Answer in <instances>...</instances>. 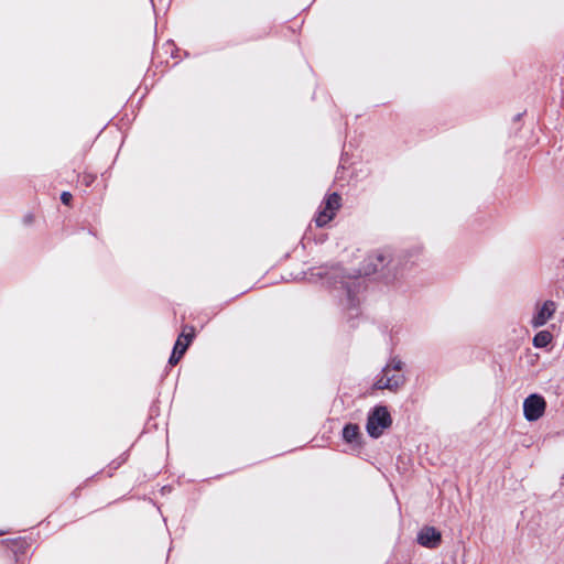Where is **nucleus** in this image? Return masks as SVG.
<instances>
[{
	"label": "nucleus",
	"mask_w": 564,
	"mask_h": 564,
	"mask_svg": "<svg viewBox=\"0 0 564 564\" xmlns=\"http://www.w3.org/2000/svg\"><path fill=\"white\" fill-rule=\"evenodd\" d=\"M401 259L392 257L388 251H378L368 257L364 267L366 275L380 272L381 276L390 282L395 280L401 271Z\"/></svg>",
	"instance_id": "f257e3e1"
},
{
	"label": "nucleus",
	"mask_w": 564,
	"mask_h": 564,
	"mask_svg": "<svg viewBox=\"0 0 564 564\" xmlns=\"http://www.w3.org/2000/svg\"><path fill=\"white\" fill-rule=\"evenodd\" d=\"M403 367L404 362L399 357H391L373 387L378 390L387 389L397 392L405 383V377L402 373Z\"/></svg>",
	"instance_id": "f03ea898"
},
{
	"label": "nucleus",
	"mask_w": 564,
	"mask_h": 564,
	"mask_svg": "<svg viewBox=\"0 0 564 564\" xmlns=\"http://www.w3.org/2000/svg\"><path fill=\"white\" fill-rule=\"evenodd\" d=\"M391 424L392 419L387 406L378 405L369 413L366 430L371 437L378 438Z\"/></svg>",
	"instance_id": "7ed1b4c3"
},
{
	"label": "nucleus",
	"mask_w": 564,
	"mask_h": 564,
	"mask_svg": "<svg viewBox=\"0 0 564 564\" xmlns=\"http://www.w3.org/2000/svg\"><path fill=\"white\" fill-rule=\"evenodd\" d=\"M341 206V197L337 193H332L319 206V210L315 218L317 227L327 225L336 215L337 210Z\"/></svg>",
	"instance_id": "20e7f679"
},
{
	"label": "nucleus",
	"mask_w": 564,
	"mask_h": 564,
	"mask_svg": "<svg viewBox=\"0 0 564 564\" xmlns=\"http://www.w3.org/2000/svg\"><path fill=\"white\" fill-rule=\"evenodd\" d=\"M545 409L546 402L540 394H530L523 401V414L530 422L539 420L544 414Z\"/></svg>",
	"instance_id": "39448f33"
},
{
	"label": "nucleus",
	"mask_w": 564,
	"mask_h": 564,
	"mask_svg": "<svg viewBox=\"0 0 564 564\" xmlns=\"http://www.w3.org/2000/svg\"><path fill=\"white\" fill-rule=\"evenodd\" d=\"M556 308L557 305L552 300L538 304L531 319L532 327L539 328L544 326L554 316Z\"/></svg>",
	"instance_id": "423d86ee"
},
{
	"label": "nucleus",
	"mask_w": 564,
	"mask_h": 564,
	"mask_svg": "<svg viewBox=\"0 0 564 564\" xmlns=\"http://www.w3.org/2000/svg\"><path fill=\"white\" fill-rule=\"evenodd\" d=\"M442 534L434 527H424L417 533L416 541L420 545L429 549H435L440 545Z\"/></svg>",
	"instance_id": "0eeeda50"
},
{
	"label": "nucleus",
	"mask_w": 564,
	"mask_h": 564,
	"mask_svg": "<svg viewBox=\"0 0 564 564\" xmlns=\"http://www.w3.org/2000/svg\"><path fill=\"white\" fill-rule=\"evenodd\" d=\"M193 337H194L193 328H191V332H188V333L184 329L182 332V334L180 335V337L177 338L173 349H175L176 352H178L180 355H184L188 345L191 344Z\"/></svg>",
	"instance_id": "6e6552de"
},
{
	"label": "nucleus",
	"mask_w": 564,
	"mask_h": 564,
	"mask_svg": "<svg viewBox=\"0 0 564 564\" xmlns=\"http://www.w3.org/2000/svg\"><path fill=\"white\" fill-rule=\"evenodd\" d=\"M552 334L549 330H541L533 337V346L544 348L552 341Z\"/></svg>",
	"instance_id": "1a4fd4ad"
},
{
	"label": "nucleus",
	"mask_w": 564,
	"mask_h": 564,
	"mask_svg": "<svg viewBox=\"0 0 564 564\" xmlns=\"http://www.w3.org/2000/svg\"><path fill=\"white\" fill-rule=\"evenodd\" d=\"M343 437L347 443H355L359 438V427L356 424H347L343 430Z\"/></svg>",
	"instance_id": "9d476101"
},
{
	"label": "nucleus",
	"mask_w": 564,
	"mask_h": 564,
	"mask_svg": "<svg viewBox=\"0 0 564 564\" xmlns=\"http://www.w3.org/2000/svg\"><path fill=\"white\" fill-rule=\"evenodd\" d=\"M356 286H360V280L359 279L357 281L351 282V283L346 282V285H345V288L347 289L348 299H349V301H350L352 306H355L357 304L356 301H355V297L352 296L354 289Z\"/></svg>",
	"instance_id": "9b49d317"
},
{
	"label": "nucleus",
	"mask_w": 564,
	"mask_h": 564,
	"mask_svg": "<svg viewBox=\"0 0 564 564\" xmlns=\"http://www.w3.org/2000/svg\"><path fill=\"white\" fill-rule=\"evenodd\" d=\"M182 357H183V355H180L178 352H176V350H175V349H173V352H172V355H171V357H170L169 362H170L172 366H174V365H176V364L180 361V359H181Z\"/></svg>",
	"instance_id": "f8f14e48"
},
{
	"label": "nucleus",
	"mask_w": 564,
	"mask_h": 564,
	"mask_svg": "<svg viewBox=\"0 0 564 564\" xmlns=\"http://www.w3.org/2000/svg\"><path fill=\"white\" fill-rule=\"evenodd\" d=\"M72 198H73V196L69 192H63L61 195V200L65 205H69Z\"/></svg>",
	"instance_id": "ddd939ff"
},
{
	"label": "nucleus",
	"mask_w": 564,
	"mask_h": 564,
	"mask_svg": "<svg viewBox=\"0 0 564 564\" xmlns=\"http://www.w3.org/2000/svg\"><path fill=\"white\" fill-rule=\"evenodd\" d=\"M86 184H89L93 180L90 177H85Z\"/></svg>",
	"instance_id": "4468645a"
}]
</instances>
